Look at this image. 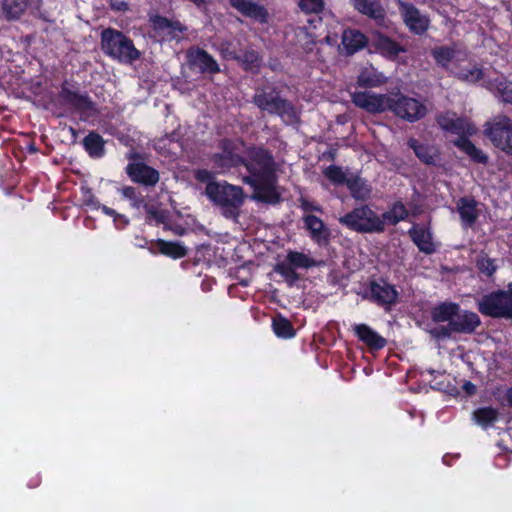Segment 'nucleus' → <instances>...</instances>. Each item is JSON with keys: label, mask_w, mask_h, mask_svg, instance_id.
<instances>
[{"label": "nucleus", "mask_w": 512, "mask_h": 512, "mask_svg": "<svg viewBox=\"0 0 512 512\" xmlns=\"http://www.w3.org/2000/svg\"><path fill=\"white\" fill-rule=\"evenodd\" d=\"M352 103L370 114L391 112L396 117L414 123L427 114L426 106L419 100L400 91L375 94L369 91H356L351 94Z\"/></svg>", "instance_id": "nucleus-1"}, {"label": "nucleus", "mask_w": 512, "mask_h": 512, "mask_svg": "<svg viewBox=\"0 0 512 512\" xmlns=\"http://www.w3.org/2000/svg\"><path fill=\"white\" fill-rule=\"evenodd\" d=\"M205 192L209 200L220 208L222 216L235 221L238 219L245 198L242 187L226 181H210Z\"/></svg>", "instance_id": "nucleus-2"}, {"label": "nucleus", "mask_w": 512, "mask_h": 512, "mask_svg": "<svg viewBox=\"0 0 512 512\" xmlns=\"http://www.w3.org/2000/svg\"><path fill=\"white\" fill-rule=\"evenodd\" d=\"M100 45L106 56L119 63L132 64L141 57L133 40L116 28L108 27L101 31Z\"/></svg>", "instance_id": "nucleus-3"}, {"label": "nucleus", "mask_w": 512, "mask_h": 512, "mask_svg": "<svg viewBox=\"0 0 512 512\" xmlns=\"http://www.w3.org/2000/svg\"><path fill=\"white\" fill-rule=\"evenodd\" d=\"M252 102L261 110L270 115H277L289 123L298 120L295 105L281 96L280 91L273 85L258 87L253 95Z\"/></svg>", "instance_id": "nucleus-4"}, {"label": "nucleus", "mask_w": 512, "mask_h": 512, "mask_svg": "<svg viewBox=\"0 0 512 512\" xmlns=\"http://www.w3.org/2000/svg\"><path fill=\"white\" fill-rule=\"evenodd\" d=\"M338 221L350 231L361 234L384 232L383 220L366 204L353 208L351 211L341 216Z\"/></svg>", "instance_id": "nucleus-5"}, {"label": "nucleus", "mask_w": 512, "mask_h": 512, "mask_svg": "<svg viewBox=\"0 0 512 512\" xmlns=\"http://www.w3.org/2000/svg\"><path fill=\"white\" fill-rule=\"evenodd\" d=\"M248 172L243 177L245 184L253 183L262 178L276 174V164L273 154L263 147H251L247 150V155L242 163Z\"/></svg>", "instance_id": "nucleus-6"}, {"label": "nucleus", "mask_w": 512, "mask_h": 512, "mask_svg": "<svg viewBox=\"0 0 512 512\" xmlns=\"http://www.w3.org/2000/svg\"><path fill=\"white\" fill-rule=\"evenodd\" d=\"M477 306L483 316L494 319H512V299L508 289H499L483 295Z\"/></svg>", "instance_id": "nucleus-7"}, {"label": "nucleus", "mask_w": 512, "mask_h": 512, "mask_svg": "<svg viewBox=\"0 0 512 512\" xmlns=\"http://www.w3.org/2000/svg\"><path fill=\"white\" fill-rule=\"evenodd\" d=\"M484 135L495 148L512 156V119L510 117L501 114L486 122Z\"/></svg>", "instance_id": "nucleus-8"}, {"label": "nucleus", "mask_w": 512, "mask_h": 512, "mask_svg": "<svg viewBox=\"0 0 512 512\" xmlns=\"http://www.w3.org/2000/svg\"><path fill=\"white\" fill-rule=\"evenodd\" d=\"M129 163L125 171L130 180L145 187H154L160 180V173L155 168L147 165L141 159L138 152L131 151L127 154Z\"/></svg>", "instance_id": "nucleus-9"}, {"label": "nucleus", "mask_w": 512, "mask_h": 512, "mask_svg": "<svg viewBox=\"0 0 512 512\" xmlns=\"http://www.w3.org/2000/svg\"><path fill=\"white\" fill-rule=\"evenodd\" d=\"M398 10L404 25L410 33L418 36L424 35L430 27V18L412 3L403 0L397 1Z\"/></svg>", "instance_id": "nucleus-10"}, {"label": "nucleus", "mask_w": 512, "mask_h": 512, "mask_svg": "<svg viewBox=\"0 0 512 512\" xmlns=\"http://www.w3.org/2000/svg\"><path fill=\"white\" fill-rule=\"evenodd\" d=\"M369 294V300L382 307L386 312H390L398 303L399 293L396 287L384 279L371 281Z\"/></svg>", "instance_id": "nucleus-11"}, {"label": "nucleus", "mask_w": 512, "mask_h": 512, "mask_svg": "<svg viewBox=\"0 0 512 512\" xmlns=\"http://www.w3.org/2000/svg\"><path fill=\"white\" fill-rule=\"evenodd\" d=\"M219 148L221 152L214 153L210 158L214 168L224 172L242 166L244 157L236 152L237 145L232 139L225 138L221 140Z\"/></svg>", "instance_id": "nucleus-12"}, {"label": "nucleus", "mask_w": 512, "mask_h": 512, "mask_svg": "<svg viewBox=\"0 0 512 512\" xmlns=\"http://www.w3.org/2000/svg\"><path fill=\"white\" fill-rule=\"evenodd\" d=\"M278 177L277 174L262 178L248 185L252 188V199L268 204L277 205L282 201L281 193L277 189Z\"/></svg>", "instance_id": "nucleus-13"}, {"label": "nucleus", "mask_w": 512, "mask_h": 512, "mask_svg": "<svg viewBox=\"0 0 512 512\" xmlns=\"http://www.w3.org/2000/svg\"><path fill=\"white\" fill-rule=\"evenodd\" d=\"M58 97L63 104L70 106L77 112L84 113L95 109V103L90 96L86 92L80 93L79 91L71 90L66 80L61 84Z\"/></svg>", "instance_id": "nucleus-14"}, {"label": "nucleus", "mask_w": 512, "mask_h": 512, "mask_svg": "<svg viewBox=\"0 0 512 512\" xmlns=\"http://www.w3.org/2000/svg\"><path fill=\"white\" fill-rule=\"evenodd\" d=\"M369 44V38L356 28H346L341 35V45L339 53L343 56H353L357 52L366 48Z\"/></svg>", "instance_id": "nucleus-15"}, {"label": "nucleus", "mask_w": 512, "mask_h": 512, "mask_svg": "<svg viewBox=\"0 0 512 512\" xmlns=\"http://www.w3.org/2000/svg\"><path fill=\"white\" fill-rule=\"evenodd\" d=\"M371 46L377 53L391 61L396 60L400 53L407 51L404 46L381 31H375L372 34Z\"/></svg>", "instance_id": "nucleus-16"}, {"label": "nucleus", "mask_w": 512, "mask_h": 512, "mask_svg": "<svg viewBox=\"0 0 512 512\" xmlns=\"http://www.w3.org/2000/svg\"><path fill=\"white\" fill-rule=\"evenodd\" d=\"M187 59L189 65L192 68H197L202 74L214 75L220 72V66L217 61L203 48H190L187 51Z\"/></svg>", "instance_id": "nucleus-17"}, {"label": "nucleus", "mask_w": 512, "mask_h": 512, "mask_svg": "<svg viewBox=\"0 0 512 512\" xmlns=\"http://www.w3.org/2000/svg\"><path fill=\"white\" fill-rule=\"evenodd\" d=\"M437 123L442 130L458 135V137H469L475 133V126L467 119L450 116L448 113L438 116Z\"/></svg>", "instance_id": "nucleus-18"}, {"label": "nucleus", "mask_w": 512, "mask_h": 512, "mask_svg": "<svg viewBox=\"0 0 512 512\" xmlns=\"http://www.w3.org/2000/svg\"><path fill=\"white\" fill-rule=\"evenodd\" d=\"M408 235L420 252L426 255H431L436 252L437 249L433 242V233L429 227L414 223L408 230Z\"/></svg>", "instance_id": "nucleus-19"}, {"label": "nucleus", "mask_w": 512, "mask_h": 512, "mask_svg": "<svg viewBox=\"0 0 512 512\" xmlns=\"http://www.w3.org/2000/svg\"><path fill=\"white\" fill-rule=\"evenodd\" d=\"M229 4L246 18L253 19L261 24L268 22L267 9L253 0H229Z\"/></svg>", "instance_id": "nucleus-20"}, {"label": "nucleus", "mask_w": 512, "mask_h": 512, "mask_svg": "<svg viewBox=\"0 0 512 512\" xmlns=\"http://www.w3.org/2000/svg\"><path fill=\"white\" fill-rule=\"evenodd\" d=\"M303 222L312 241L319 246H326L329 243L331 232L322 219L313 214H308L303 217Z\"/></svg>", "instance_id": "nucleus-21"}, {"label": "nucleus", "mask_w": 512, "mask_h": 512, "mask_svg": "<svg viewBox=\"0 0 512 512\" xmlns=\"http://www.w3.org/2000/svg\"><path fill=\"white\" fill-rule=\"evenodd\" d=\"M480 324L481 320L477 313L464 310L462 313L458 312L453 321H450V328L454 333L472 334Z\"/></svg>", "instance_id": "nucleus-22"}, {"label": "nucleus", "mask_w": 512, "mask_h": 512, "mask_svg": "<svg viewBox=\"0 0 512 512\" xmlns=\"http://www.w3.org/2000/svg\"><path fill=\"white\" fill-rule=\"evenodd\" d=\"M151 25L156 32L166 33L171 39L179 38V34L187 31V26L178 20H171L162 15L150 17Z\"/></svg>", "instance_id": "nucleus-23"}, {"label": "nucleus", "mask_w": 512, "mask_h": 512, "mask_svg": "<svg viewBox=\"0 0 512 512\" xmlns=\"http://www.w3.org/2000/svg\"><path fill=\"white\" fill-rule=\"evenodd\" d=\"M42 0H1V8L7 19H19L27 9H38Z\"/></svg>", "instance_id": "nucleus-24"}, {"label": "nucleus", "mask_w": 512, "mask_h": 512, "mask_svg": "<svg viewBox=\"0 0 512 512\" xmlns=\"http://www.w3.org/2000/svg\"><path fill=\"white\" fill-rule=\"evenodd\" d=\"M150 251L153 254H162L172 259H181L188 254L187 248L177 241H166L163 239H157L152 242Z\"/></svg>", "instance_id": "nucleus-25"}, {"label": "nucleus", "mask_w": 512, "mask_h": 512, "mask_svg": "<svg viewBox=\"0 0 512 512\" xmlns=\"http://www.w3.org/2000/svg\"><path fill=\"white\" fill-rule=\"evenodd\" d=\"M355 335L370 350H380L385 347L387 341L384 337L374 331L367 324H357L354 326Z\"/></svg>", "instance_id": "nucleus-26"}, {"label": "nucleus", "mask_w": 512, "mask_h": 512, "mask_svg": "<svg viewBox=\"0 0 512 512\" xmlns=\"http://www.w3.org/2000/svg\"><path fill=\"white\" fill-rule=\"evenodd\" d=\"M408 146L414 151L416 157L425 165L436 166L440 158V152L437 148L420 143L415 138H410Z\"/></svg>", "instance_id": "nucleus-27"}, {"label": "nucleus", "mask_w": 512, "mask_h": 512, "mask_svg": "<svg viewBox=\"0 0 512 512\" xmlns=\"http://www.w3.org/2000/svg\"><path fill=\"white\" fill-rule=\"evenodd\" d=\"M453 145L465 153L472 162L486 165L489 162L488 155L469 139V137H458L453 141Z\"/></svg>", "instance_id": "nucleus-28"}, {"label": "nucleus", "mask_w": 512, "mask_h": 512, "mask_svg": "<svg viewBox=\"0 0 512 512\" xmlns=\"http://www.w3.org/2000/svg\"><path fill=\"white\" fill-rule=\"evenodd\" d=\"M477 205V201L473 198H460L457 208L463 226L471 228L475 225L479 217Z\"/></svg>", "instance_id": "nucleus-29"}, {"label": "nucleus", "mask_w": 512, "mask_h": 512, "mask_svg": "<svg viewBox=\"0 0 512 512\" xmlns=\"http://www.w3.org/2000/svg\"><path fill=\"white\" fill-rule=\"evenodd\" d=\"M346 186L355 200L365 201L371 196V185L366 179L361 178L358 175H351Z\"/></svg>", "instance_id": "nucleus-30"}, {"label": "nucleus", "mask_w": 512, "mask_h": 512, "mask_svg": "<svg viewBox=\"0 0 512 512\" xmlns=\"http://www.w3.org/2000/svg\"><path fill=\"white\" fill-rule=\"evenodd\" d=\"M488 88L493 91L503 103L512 105V81L504 75H500L488 83Z\"/></svg>", "instance_id": "nucleus-31"}, {"label": "nucleus", "mask_w": 512, "mask_h": 512, "mask_svg": "<svg viewBox=\"0 0 512 512\" xmlns=\"http://www.w3.org/2000/svg\"><path fill=\"white\" fill-rule=\"evenodd\" d=\"M460 312V306L454 302H443L431 309V318L436 323L453 321Z\"/></svg>", "instance_id": "nucleus-32"}, {"label": "nucleus", "mask_w": 512, "mask_h": 512, "mask_svg": "<svg viewBox=\"0 0 512 512\" xmlns=\"http://www.w3.org/2000/svg\"><path fill=\"white\" fill-rule=\"evenodd\" d=\"M83 147L92 158H101L105 155V141L103 137L95 132H89L82 141Z\"/></svg>", "instance_id": "nucleus-33"}, {"label": "nucleus", "mask_w": 512, "mask_h": 512, "mask_svg": "<svg viewBox=\"0 0 512 512\" xmlns=\"http://www.w3.org/2000/svg\"><path fill=\"white\" fill-rule=\"evenodd\" d=\"M262 56L254 49H246L239 54L237 63L246 72L258 73L262 66Z\"/></svg>", "instance_id": "nucleus-34"}, {"label": "nucleus", "mask_w": 512, "mask_h": 512, "mask_svg": "<svg viewBox=\"0 0 512 512\" xmlns=\"http://www.w3.org/2000/svg\"><path fill=\"white\" fill-rule=\"evenodd\" d=\"M498 418L499 410L491 406L477 408L472 413L473 421L483 429L491 427Z\"/></svg>", "instance_id": "nucleus-35"}, {"label": "nucleus", "mask_w": 512, "mask_h": 512, "mask_svg": "<svg viewBox=\"0 0 512 512\" xmlns=\"http://www.w3.org/2000/svg\"><path fill=\"white\" fill-rule=\"evenodd\" d=\"M354 8L372 19H382L384 10L377 0H352Z\"/></svg>", "instance_id": "nucleus-36"}, {"label": "nucleus", "mask_w": 512, "mask_h": 512, "mask_svg": "<svg viewBox=\"0 0 512 512\" xmlns=\"http://www.w3.org/2000/svg\"><path fill=\"white\" fill-rule=\"evenodd\" d=\"M409 215V212L402 201H396L391 208L384 212L380 217L383 224L388 222L390 225H397L399 222L404 221Z\"/></svg>", "instance_id": "nucleus-37"}, {"label": "nucleus", "mask_w": 512, "mask_h": 512, "mask_svg": "<svg viewBox=\"0 0 512 512\" xmlns=\"http://www.w3.org/2000/svg\"><path fill=\"white\" fill-rule=\"evenodd\" d=\"M272 329L275 335L282 339L293 338L296 334L291 321L281 314H278L273 318Z\"/></svg>", "instance_id": "nucleus-38"}, {"label": "nucleus", "mask_w": 512, "mask_h": 512, "mask_svg": "<svg viewBox=\"0 0 512 512\" xmlns=\"http://www.w3.org/2000/svg\"><path fill=\"white\" fill-rule=\"evenodd\" d=\"M287 262H289L295 268L309 269L318 267L321 265V261H317L303 252L289 251L286 256Z\"/></svg>", "instance_id": "nucleus-39"}, {"label": "nucleus", "mask_w": 512, "mask_h": 512, "mask_svg": "<svg viewBox=\"0 0 512 512\" xmlns=\"http://www.w3.org/2000/svg\"><path fill=\"white\" fill-rule=\"evenodd\" d=\"M296 44L304 51L311 52L316 44V36L309 32L305 26H298L294 29Z\"/></svg>", "instance_id": "nucleus-40"}, {"label": "nucleus", "mask_w": 512, "mask_h": 512, "mask_svg": "<svg viewBox=\"0 0 512 512\" xmlns=\"http://www.w3.org/2000/svg\"><path fill=\"white\" fill-rule=\"evenodd\" d=\"M383 82L384 79L381 74L369 69L362 70L357 77V85L365 89L379 87Z\"/></svg>", "instance_id": "nucleus-41"}, {"label": "nucleus", "mask_w": 512, "mask_h": 512, "mask_svg": "<svg viewBox=\"0 0 512 512\" xmlns=\"http://www.w3.org/2000/svg\"><path fill=\"white\" fill-rule=\"evenodd\" d=\"M455 49L450 46H439L431 50V55L437 65L447 68L455 56Z\"/></svg>", "instance_id": "nucleus-42"}, {"label": "nucleus", "mask_w": 512, "mask_h": 512, "mask_svg": "<svg viewBox=\"0 0 512 512\" xmlns=\"http://www.w3.org/2000/svg\"><path fill=\"white\" fill-rule=\"evenodd\" d=\"M456 77L461 81L476 83L484 78V71L481 67L476 65L472 67H465L457 72Z\"/></svg>", "instance_id": "nucleus-43"}, {"label": "nucleus", "mask_w": 512, "mask_h": 512, "mask_svg": "<svg viewBox=\"0 0 512 512\" xmlns=\"http://www.w3.org/2000/svg\"><path fill=\"white\" fill-rule=\"evenodd\" d=\"M476 268L481 274L492 277L498 267L495 259L488 257L486 254H480L476 259Z\"/></svg>", "instance_id": "nucleus-44"}, {"label": "nucleus", "mask_w": 512, "mask_h": 512, "mask_svg": "<svg viewBox=\"0 0 512 512\" xmlns=\"http://www.w3.org/2000/svg\"><path fill=\"white\" fill-rule=\"evenodd\" d=\"M324 175L330 180L333 184L343 185L347 183L349 177L346 176L344 171L340 166L330 165L325 168Z\"/></svg>", "instance_id": "nucleus-45"}, {"label": "nucleus", "mask_w": 512, "mask_h": 512, "mask_svg": "<svg viewBox=\"0 0 512 512\" xmlns=\"http://www.w3.org/2000/svg\"><path fill=\"white\" fill-rule=\"evenodd\" d=\"M124 198L130 201L133 208L139 209L144 205V198L142 194L133 186H124L121 189Z\"/></svg>", "instance_id": "nucleus-46"}, {"label": "nucleus", "mask_w": 512, "mask_h": 512, "mask_svg": "<svg viewBox=\"0 0 512 512\" xmlns=\"http://www.w3.org/2000/svg\"><path fill=\"white\" fill-rule=\"evenodd\" d=\"M300 10L306 14H319L324 10V0H299Z\"/></svg>", "instance_id": "nucleus-47"}, {"label": "nucleus", "mask_w": 512, "mask_h": 512, "mask_svg": "<svg viewBox=\"0 0 512 512\" xmlns=\"http://www.w3.org/2000/svg\"><path fill=\"white\" fill-rule=\"evenodd\" d=\"M295 267L288 263H278L275 267V271L283 276L290 284H293L299 279L298 273L295 271Z\"/></svg>", "instance_id": "nucleus-48"}, {"label": "nucleus", "mask_w": 512, "mask_h": 512, "mask_svg": "<svg viewBox=\"0 0 512 512\" xmlns=\"http://www.w3.org/2000/svg\"><path fill=\"white\" fill-rule=\"evenodd\" d=\"M82 204L91 210H99L100 202L95 197L92 189L87 186H82L80 189Z\"/></svg>", "instance_id": "nucleus-49"}, {"label": "nucleus", "mask_w": 512, "mask_h": 512, "mask_svg": "<svg viewBox=\"0 0 512 512\" xmlns=\"http://www.w3.org/2000/svg\"><path fill=\"white\" fill-rule=\"evenodd\" d=\"M454 331L450 328V323L440 325L430 330V334L437 340H445L451 338Z\"/></svg>", "instance_id": "nucleus-50"}, {"label": "nucleus", "mask_w": 512, "mask_h": 512, "mask_svg": "<svg viewBox=\"0 0 512 512\" xmlns=\"http://www.w3.org/2000/svg\"><path fill=\"white\" fill-rule=\"evenodd\" d=\"M220 54L225 60H234L237 62L239 53L232 48L231 42H224L221 44Z\"/></svg>", "instance_id": "nucleus-51"}, {"label": "nucleus", "mask_w": 512, "mask_h": 512, "mask_svg": "<svg viewBox=\"0 0 512 512\" xmlns=\"http://www.w3.org/2000/svg\"><path fill=\"white\" fill-rule=\"evenodd\" d=\"M299 201V208L301 210H303L304 212H322V208L320 205H318L317 203L315 202H312L310 200H308L307 198L305 197H300L298 199Z\"/></svg>", "instance_id": "nucleus-52"}, {"label": "nucleus", "mask_w": 512, "mask_h": 512, "mask_svg": "<svg viewBox=\"0 0 512 512\" xmlns=\"http://www.w3.org/2000/svg\"><path fill=\"white\" fill-rule=\"evenodd\" d=\"M102 210V212L105 214V215H108L110 217H113L114 218V221L117 223V218H121L124 220V223L125 224H128L129 223V220L124 216V215H120L118 214L114 209L106 206V205H102L100 203V208Z\"/></svg>", "instance_id": "nucleus-53"}, {"label": "nucleus", "mask_w": 512, "mask_h": 512, "mask_svg": "<svg viewBox=\"0 0 512 512\" xmlns=\"http://www.w3.org/2000/svg\"><path fill=\"white\" fill-rule=\"evenodd\" d=\"M462 390L464 391V393L468 396H472V395H475L476 392H477V387L474 383H472L471 381L467 380V381H464L463 385H462Z\"/></svg>", "instance_id": "nucleus-54"}, {"label": "nucleus", "mask_w": 512, "mask_h": 512, "mask_svg": "<svg viewBox=\"0 0 512 512\" xmlns=\"http://www.w3.org/2000/svg\"><path fill=\"white\" fill-rule=\"evenodd\" d=\"M196 177L198 180L204 182V181L210 180L212 175H211L210 171H208L206 169H202V170H198Z\"/></svg>", "instance_id": "nucleus-55"}, {"label": "nucleus", "mask_w": 512, "mask_h": 512, "mask_svg": "<svg viewBox=\"0 0 512 512\" xmlns=\"http://www.w3.org/2000/svg\"><path fill=\"white\" fill-rule=\"evenodd\" d=\"M171 230H172V232L174 234L179 235V236H183L187 232V229L182 227V226H180V225H176V226L171 227Z\"/></svg>", "instance_id": "nucleus-56"}, {"label": "nucleus", "mask_w": 512, "mask_h": 512, "mask_svg": "<svg viewBox=\"0 0 512 512\" xmlns=\"http://www.w3.org/2000/svg\"><path fill=\"white\" fill-rule=\"evenodd\" d=\"M148 213L154 218L156 219L158 222H162L163 221V217L161 215V213L157 210H149Z\"/></svg>", "instance_id": "nucleus-57"}, {"label": "nucleus", "mask_w": 512, "mask_h": 512, "mask_svg": "<svg viewBox=\"0 0 512 512\" xmlns=\"http://www.w3.org/2000/svg\"><path fill=\"white\" fill-rule=\"evenodd\" d=\"M505 399L507 401L508 406L512 408V386L507 389L505 393Z\"/></svg>", "instance_id": "nucleus-58"}, {"label": "nucleus", "mask_w": 512, "mask_h": 512, "mask_svg": "<svg viewBox=\"0 0 512 512\" xmlns=\"http://www.w3.org/2000/svg\"><path fill=\"white\" fill-rule=\"evenodd\" d=\"M167 139L170 142H177L179 140V134L176 131H173L170 134H167Z\"/></svg>", "instance_id": "nucleus-59"}, {"label": "nucleus", "mask_w": 512, "mask_h": 512, "mask_svg": "<svg viewBox=\"0 0 512 512\" xmlns=\"http://www.w3.org/2000/svg\"><path fill=\"white\" fill-rule=\"evenodd\" d=\"M117 11H126L128 10V4L124 1L120 2L117 7H114Z\"/></svg>", "instance_id": "nucleus-60"}, {"label": "nucleus", "mask_w": 512, "mask_h": 512, "mask_svg": "<svg viewBox=\"0 0 512 512\" xmlns=\"http://www.w3.org/2000/svg\"><path fill=\"white\" fill-rule=\"evenodd\" d=\"M189 1L194 3L198 8H201L206 3V0H189Z\"/></svg>", "instance_id": "nucleus-61"}, {"label": "nucleus", "mask_w": 512, "mask_h": 512, "mask_svg": "<svg viewBox=\"0 0 512 512\" xmlns=\"http://www.w3.org/2000/svg\"><path fill=\"white\" fill-rule=\"evenodd\" d=\"M316 22H317V23H320V22H321V19H320V18H318V20L308 19V23H309L310 25H313V27H314V28L316 27V25H315V23H316Z\"/></svg>", "instance_id": "nucleus-62"}, {"label": "nucleus", "mask_w": 512, "mask_h": 512, "mask_svg": "<svg viewBox=\"0 0 512 512\" xmlns=\"http://www.w3.org/2000/svg\"><path fill=\"white\" fill-rule=\"evenodd\" d=\"M30 151H32V152H36V151H37V149H36V147H35L34 145H32V146L30 147Z\"/></svg>", "instance_id": "nucleus-63"}, {"label": "nucleus", "mask_w": 512, "mask_h": 512, "mask_svg": "<svg viewBox=\"0 0 512 512\" xmlns=\"http://www.w3.org/2000/svg\"><path fill=\"white\" fill-rule=\"evenodd\" d=\"M118 220L120 221V223H123V225H124V226L126 225V224L124 223V220H123V219H121V218H117V221H118Z\"/></svg>", "instance_id": "nucleus-64"}]
</instances>
